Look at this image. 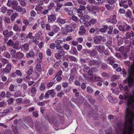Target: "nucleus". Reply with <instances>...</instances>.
Here are the masks:
<instances>
[{
  "label": "nucleus",
  "mask_w": 134,
  "mask_h": 134,
  "mask_svg": "<svg viewBox=\"0 0 134 134\" xmlns=\"http://www.w3.org/2000/svg\"><path fill=\"white\" fill-rule=\"evenodd\" d=\"M133 94L130 95L127 101L126 109H134V91L132 92Z\"/></svg>",
  "instance_id": "obj_1"
},
{
  "label": "nucleus",
  "mask_w": 134,
  "mask_h": 134,
  "mask_svg": "<svg viewBox=\"0 0 134 134\" xmlns=\"http://www.w3.org/2000/svg\"><path fill=\"white\" fill-rule=\"evenodd\" d=\"M128 74V77L127 79L128 86L129 87H130L133 85L134 80V71L129 70Z\"/></svg>",
  "instance_id": "obj_2"
},
{
  "label": "nucleus",
  "mask_w": 134,
  "mask_h": 134,
  "mask_svg": "<svg viewBox=\"0 0 134 134\" xmlns=\"http://www.w3.org/2000/svg\"><path fill=\"white\" fill-rule=\"evenodd\" d=\"M106 41L105 37L101 36H96L94 37V41L96 44L99 43L101 41L104 42Z\"/></svg>",
  "instance_id": "obj_3"
},
{
  "label": "nucleus",
  "mask_w": 134,
  "mask_h": 134,
  "mask_svg": "<svg viewBox=\"0 0 134 134\" xmlns=\"http://www.w3.org/2000/svg\"><path fill=\"white\" fill-rule=\"evenodd\" d=\"M124 126L125 131V130L126 129H127L129 131H131V132H133L134 133V126L132 123H129L127 126L126 122H125L124 125Z\"/></svg>",
  "instance_id": "obj_4"
},
{
  "label": "nucleus",
  "mask_w": 134,
  "mask_h": 134,
  "mask_svg": "<svg viewBox=\"0 0 134 134\" xmlns=\"http://www.w3.org/2000/svg\"><path fill=\"white\" fill-rule=\"evenodd\" d=\"M86 9V7L83 5H80L79 8L77 9L76 12L77 13L79 16H82L83 15V11H84Z\"/></svg>",
  "instance_id": "obj_5"
},
{
  "label": "nucleus",
  "mask_w": 134,
  "mask_h": 134,
  "mask_svg": "<svg viewBox=\"0 0 134 134\" xmlns=\"http://www.w3.org/2000/svg\"><path fill=\"white\" fill-rule=\"evenodd\" d=\"M126 115L131 117L132 119H134V109H126Z\"/></svg>",
  "instance_id": "obj_6"
},
{
  "label": "nucleus",
  "mask_w": 134,
  "mask_h": 134,
  "mask_svg": "<svg viewBox=\"0 0 134 134\" xmlns=\"http://www.w3.org/2000/svg\"><path fill=\"white\" fill-rule=\"evenodd\" d=\"M95 49L98 51V52L101 53H102L104 51L105 47L103 45H99L96 46L94 47Z\"/></svg>",
  "instance_id": "obj_7"
},
{
  "label": "nucleus",
  "mask_w": 134,
  "mask_h": 134,
  "mask_svg": "<svg viewBox=\"0 0 134 134\" xmlns=\"http://www.w3.org/2000/svg\"><path fill=\"white\" fill-rule=\"evenodd\" d=\"M100 63V62L99 61L91 60V59L89 65L90 66L95 65L96 67L98 68L99 66Z\"/></svg>",
  "instance_id": "obj_8"
},
{
  "label": "nucleus",
  "mask_w": 134,
  "mask_h": 134,
  "mask_svg": "<svg viewBox=\"0 0 134 134\" xmlns=\"http://www.w3.org/2000/svg\"><path fill=\"white\" fill-rule=\"evenodd\" d=\"M48 22L50 23H53L56 20L55 16L53 14L49 15H48Z\"/></svg>",
  "instance_id": "obj_9"
},
{
  "label": "nucleus",
  "mask_w": 134,
  "mask_h": 134,
  "mask_svg": "<svg viewBox=\"0 0 134 134\" xmlns=\"http://www.w3.org/2000/svg\"><path fill=\"white\" fill-rule=\"evenodd\" d=\"M84 100V99L83 97L80 96L76 99L75 101L76 103L79 106L82 104Z\"/></svg>",
  "instance_id": "obj_10"
},
{
  "label": "nucleus",
  "mask_w": 134,
  "mask_h": 134,
  "mask_svg": "<svg viewBox=\"0 0 134 134\" xmlns=\"http://www.w3.org/2000/svg\"><path fill=\"white\" fill-rule=\"evenodd\" d=\"M116 16L115 15H113V19L108 18L106 19L107 21L109 22L114 24H116L117 22V20L116 19Z\"/></svg>",
  "instance_id": "obj_11"
},
{
  "label": "nucleus",
  "mask_w": 134,
  "mask_h": 134,
  "mask_svg": "<svg viewBox=\"0 0 134 134\" xmlns=\"http://www.w3.org/2000/svg\"><path fill=\"white\" fill-rule=\"evenodd\" d=\"M12 66L11 64L9 63H8L5 68L3 69V71L5 73L8 74L10 72Z\"/></svg>",
  "instance_id": "obj_12"
},
{
  "label": "nucleus",
  "mask_w": 134,
  "mask_h": 134,
  "mask_svg": "<svg viewBox=\"0 0 134 134\" xmlns=\"http://www.w3.org/2000/svg\"><path fill=\"white\" fill-rule=\"evenodd\" d=\"M35 125L36 129L39 132H42V128L41 125V124L38 121H36L35 122Z\"/></svg>",
  "instance_id": "obj_13"
},
{
  "label": "nucleus",
  "mask_w": 134,
  "mask_h": 134,
  "mask_svg": "<svg viewBox=\"0 0 134 134\" xmlns=\"http://www.w3.org/2000/svg\"><path fill=\"white\" fill-rule=\"evenodd\" d=\"M24 56V54L22 52H17L15 53V56H14V58L18 59H21L23 58Z\"/></svg>",
  "instance_id": "obj_14"
},
{
  "label": "nucleus",
  "mask_w": 134,
  "mask_h": 134,
  "mask_svg": "<svg viewBox=\"0 0 134 134\" xmlns=\"http://www.w3.org/2000/svg\"><path fill=\"white\" fill-rule=\"evenodd\" d=\"M97 6H94L88 9V10L91 13L95 14L97 12Z\"/></svg>",
  "instance_id": "obj_15"
},
{
  "label": "nucleus",
  "mask_w": 134,
  "mask_h": 134,
  "mask_svg": "<svg viewBox=\"0 0 134 134\" xmlns=\"http://www.w3.org/2000/svg\"><path fill=\"white\" fill-rule=\"evenodd\" d=\"M29 45L28 44L25 43L21 46V49L24 52H27L29 50Z\"/></svg>",
  "instance_id": "obj_16"
},
{
  "label": "nucleus",
  "mask_w": 134,
  "mask_h": 134,
  "mask_svg": "<svg viewBox=\"0 0 134 134\" xmlns=\"http://www.w3.org/2000/svg\"><path fill=\"white\" fill-rule=\"evenodd\" d=\"M85 28V26L84 25H82L80 27V31L79 32V35H83L86 32Z\"/></svg>",
  "instance_id": "obj_17"
},
{
  "label": "nucleus",
  "mask_w": 134,
  "mask_h": 134,
  "mask_svg": "<svg viewBox=\"0 0 134 134\" xmlns=\"http://www.w3.org/2000/svg\"><path fill=\"white\" fill-rule=\"evenodd\" d=\"M107 98L109 102L112 103H115L117 102V99L116 98L112 97L110 96H108Z\"/></svg>",
  "instance_id": "obj_18"
},
{
  "label": "nucleus",
  "mask_w": 134,
  "mask_h": 134,
  "mask_svg": "<svg viewBox=\"0 0 134 134\" xmlns=\"http://www.w3.org/2000/svg\"><path fill=\"white\" fill-rule=\"evenodd\" d=\"M125 122H126L127 125L128 126V124H129V123H131L130 122H129V123H127V122L126 121H125L124 122V123L122 124V123L121 122V121H119L117 124V125L118 127H120L121 126H122L123 128V130H124V132H125V131H126V130H128L127 129H126L125 130V131L124 130V124Z\"/></svg>",
  "instance_id": "obj_19"
},
{
  "label": "nucleus",
  "mask_w": 134,
  "mask_h": 134,
  "mask_svg": "<svg viewBox=\"0 0 134 134\" xmlns=\"http://www.w3.org/2000/svg\"><path fill=\"white\" fill-rule=\"evenodd\" d=\"M131 46L130 45H128L125 49V52L123 53L124 57H126L127 56V53L129 52L130 51Z\"/></svg>",
  "instance_id": "obj_20"
},
{
  "label": "nucleus",
  "mask_w": 134,
  "mask_h": 134,
  "mask_svg": "<svg viewBox=\"0 0 134 134\" xmlns=\"http://www.w3.org/2000/svg\"><path fill=\"white\" fill-rule=\"evenodd\" d=\"M35 55L34 52L32 50H31L29 53L26 54V57L27 58L33 57Z\"/></svg>",
  "instance_id": "obj_21"
},
{
  "label": "nucleus",
  "mask_w": 134,
  "mask_h": 134,
  "mask_svg": "<svg viewBox=\"0 0 134 134\" xmlns=\"http://www.w3.org/2000/svg\"><path fill=\"white\" fill-rule=\"evenodd\" d=\"M133 36H134V33L132 31L131 32H127L126 34V38L127 39L130 38Z\"/></svg>",
  "instance_id": "obj_22"
},
{
  "label": "nucleus",
  "mask_w": 134,
  "mask_h": 134,
  "mask_svg": "<svg viewBox=\"0 0 134 134\" xmlns=\"http://www.w3.org/2000/svg\"><path fill=\"white\" fill-rule=\"evenodd\" d=\"M15 10H16L17 11L20 12H22L23 13H25L26 12L25 9L23 8L22 7L20 6H18Z\"/></svg>",
  "instance_id": "obj_23"
},
{
  "label": "nucleus",
  "mask_w": 134,
  "mask_h": 134,
  "mask_svg": "<svg viewBox=\"0 0 134 134\" xmlns=\"http://www.w3.org/2000/svg\"><path fill=\"white\" fill-rule=\"evenodd\" d=\"M52 28L54 32L55 33H57L60 30V27L56 25L53 26Z\"/></svg>",
  "instance_id": "obj_24"
},
{
  "label": "nucleus",
  "mask_w": 134,
  "mask_h": 134,
  "mask_svg": "<svg viewBox=\"0 0 134 134\" xmlns=\"http://www.w3.org/2000/svg\"><path fill=\"white\" fill-rule=\"evenodd\" d=\"M58 118L56 117H55L53 120V123L55 126L58 127L59 126V122L57 121Z\"/></svg>",
  "instance_id": "obj_25"
},
{
  "label": "nucleus",
  "mask_w": 134,
  "mask_h": 134,
  "mask_svg": "<svg viewBox=\"0 0 134 134\" xmlns=\"http://www.w3.org/2000/svg\"><path fill=\"white\" fill-rule=\"evenodd\" d=\"M57 21L58 23L60 26V24H63L65 23V19H61L60 18H58L57 20Z\"/></svg>",
  "instance_id": "obj_26"
},
{
  "label": "nucleus",
  "mask_w": 134,
  "mask_h": 134,
  "mask_svg": "<svg viewBox=\"0 0 134 134\" xmlns=\"http://www.w3.org/2000/svg\"><path fill=\"white\" fill-rule=\"evenodd\" d=\"M98 52L96 50L93 49L91 51H90V57H93L97 55Z\"/></svg>",
  "instance_id": "obj_27"
},
{
  "label": "nucleus",
  "mask_w": 134,
  "mask_h": 134,
  "mask_svg": "<svg viewBox=\"0 0 134 134\" xmlns=\"http://www.w3.org/2000/svg\"><path fill=\"white\" fill-rule=\"evenodd\" d=\"M65 30L68 32H70L73 31V29H72V27L70 25H66Z\"/></svg>",
  "instance_id": "obj_28"
},
{
  "label": "nucleus",
  "mask_w": 134,
  "mask_h": 134,
  "mask_svg": "<svg viewBox=\"0 0 134 134\" xmlns=\"http://www.w3.org/2000/svg\"><path fill=\"white\" fill-rule=\"evenodd\" d=\"M90 17V16L88 15H85L83 16H81V19H82L83 21H88V19Z\"/></svg>",
  "instance_id": "obj_29"
},
{
  "label": "nucleus",
  "mask_w": 134,
  "mask_h": 134,
  "mask_svg": "<svg viewBox=\"0 0 134 134\" xmlns=\"http://www.w3.org/2000/svg\"><path fill=\"white\" fill-rule=\"evenodd\" d=\"M18 5V2L17 1L15 0H14L12 3V7L14 10L16 9Z\"/></svg>",
  "instance_id": "obj_30"
},
{
  "label": "nucleus",
  "mask_w": 134,
  "mask_h": 134,
  "mask_svg": "<svg viewBox=\"0 0 134 134\" xmlns=\"http://www.w3.org/2000/svg\"><path fill=\"white\" fill-rule=\"evenodd\" d=\"M6 44L8 46L12 47L14 44V42L12 39H10L6 42Z\"/></svg>",
  "instance_id": "obj_31"
},
{
  "label": "nucleus",
  "mask_w": 134,
  "mask_h": 134,
  "mask_svg": "<svg viewBox=\"0 0 134 134\" xmlns=\"http://www.w3.org/2000/svg\"><path fill=\"white\" fill-rule=\"evenodd\" d=\"M120 77L119 75H114L112 76L111 80L112 81H114L116 79H119Z\"/></svg>",
  "instance_id": "obj_32"
},
{
  "label": "nucleus",
  "mask_w": 134,
  "mask_h": 134,
  "mask_svg": "<svg viewBox=\"0 0 134 134\" xmlns=\"http://www.w3.org/2000/svg\"><path fill=\"white\" fill-rule=\"evenodd\" d=\"M48 92L49 93L50 96L52 97H54L55 96V92L53 90H51L48 91Z\"/></svg>",
  "instance_id": "obj_33"
},
{
  "label": "nucleus",
  "mask_w": 134,
  "mask_h": 134,
  "mask_svg": "<svg viewBox=\"0 0 134 134\" xmlns=\"http://www.w3.org/2000/svg\"><path fill=\"white\" fill-rule=\"evenodd\" d=\"M13 29L16 31H18L20 32L21 31V29L19 28L18 25L17 24L14 25Z\"/></svg>",
  "instance_id": "obj_34"
},
{
  "label": "nucleus",
  "mask_w": 134,
  "mask_h": 134,
  "mask_svg": "<svg viewBox=\"0 0 134 134\" xmlns=\"http://www.w3.org/2000/svg\"><path fill=\"white\" fill-rule=\"evenodd\" d=\"M19 44L17 42H16L15 43L14 42V44L13 45V48L16 49H18L19 48Z\"/></svg>",
  "instance_id": "obj_35"
},
{
  "label": "nucleus",
  "mask_w": 134,
  "mask_h": 134,
  "mask_svg": "<svg viewBox=\"0 0 134 134\" xmlns=\"http://www.w3.org/2000/svg\"><path fill=\"white\" fill-rule=\"evenodd\" d=\"M126 16H127V17L130 18H131L132 13L131 12V11L130 10H128L126 12Z\"/></svg>",
  "instance_id": "obj_36"
},
{
  "label": "nucleus",
  "mask_w": 134,
  "mask_h": 134,
  "mask_svg": "<svg viewBox=\"0 0 134 134\" xmlns=\"http://www.w3.org/2000/svg\"><path fill=\"white\" fill-rule=\"evenodd\" d=\"M22 94L21 91H18L15 92L14 94V96L15 98L19 97Z\"/></svg>",
  "instance_id": "obj_37"
},
{
  "label": "nucleus",
  "mask_w": 134,
  "mask_h": 134,
  "mask_svg": "<svg viewBox=\"0 0 134 134\" xmlns=\"http://www.w3.org/2000/svg\"><path fill=\"white\" fill-rule=\"evenodd\" d=\"M36 68L37 71L40 72L42 70L41 66L40 64H37L36 66Z\"/></svg>",
  "instance_id": "obj_38"
},
{
  "label": "nucleus",
  "mask_w": 134,
  "mask_h": 134,
  "mask_svg": "<svg viewBox=\"0 0 134 134\" xmlns=\"http://www.w3.org/2000/svg\"><path fill=\"white\" fill-rule=\"evenodd\" d=\"M87 91L89 93H91L93 92V89L90 86H87L86 89Z\"/></svg>",
  "instance_id": "obj_39"
},
{
  "label": "nucleus",
  "mask_w": 134,
  "mask_h": 134,
  "mask_svg": "<svg viewBox=\"0 0 134 134\" xmlns=\"http://www.w3.org/2000/svg\"><path fill=\"white\" fill-rule=\"evenodd\" d=\"M33 71V69L32 67L30 68L27 71V75H31Z\"/></svg>",
  "instance_id": "obj_40"
},
{
  "label": "nucleus",
  "mask_w": 134,
  "mask_h": 134,
  "mask_svg": "<svg viewBox=\"0 0 134 134\" xmlns=\"http://www.w3.org/2000/svg\"><path fill=\"white\" fill-rule=\"evenodd\" d=\"M42 34V31L39 32L35 35V37L37 39H39L41 36V35Z\"/></svg>",
  "instance_id": "obj_41"
},
{
  "label": "nucleus",
  "mask_w": 134,
  "mask_h": 134,
  "mask_svg": "<svg viewBox=\"0 0 134 134\" xmlns=\"http://www.w3.org/2000/svg\"><path fill=\"white\" fill-rule=\"evenodd\" d=\"M88 100L89 102L92 104H93L95 102V99L90 97L88 98Z\"/></svg>",
  "instance_id": "obj_42"
},
{
  "label": "nucleus",
  "mask_w": 134,
  "mask_h": 134,
  "mask_svg": "<svg viewBox=\"0 0 134 134\" xmlns=\"http://www.w3.org/2000/svg\"><path fill=\"white\" fill-rule=\"evenodd\" d=\"M12 128L13 129V131L15 134H18L16 127L15 125L12 126Z\"/></svg>",
  "instance_id": "obj_43"
},
{
  "label": "nucleus",
  "mask_w": 134,
  "mask_h": 134,
  "mask_svg": "<svg viewBox=\"0 0 134 134\" xmlns=\"http://www.w3.org/2000/svg\"><path fill=\"white\" fill-rule=\"evenodd\" d=\"M6 49V47L5 46L3 45L0 46V54L2 52L5 51Z\"/></svg>",
  "instance_id": "obj_44"
},
{
  "label": "nucleus",
  "mask_w": 134,
  "mask_h": 134,
  "mask_svg": "<svg viewBox=\"0 0 134 134\" xmlns=\"http://www.w3.org/2000/svg\"><path fill=\"white\" fill-rule=\"evenodd\" d=\"M89 69L88 71L87 74L88 75L91 76L93 74V71L91 69L90 67L87 66L86 67V70Z\"/></svg>",
  "instance_id": "obj_45"
},
{
  "label": "nucleus",
  "mask_w": 134,
  "mask_h": 134,
  "mask_svg": "<svg viewBox=\"0 0 134 134\" xmlns=\"http://www.w3.org/2000/svg\"><path fill=\"white\" fill-rule=\"evenodd\" d=\"M18 15V14L16 13H15L12 15L11 16V20L13 21L15 20V18Z\"/></svg>",
  "instance_id": "obj_46"
},
{
  "label": "nucleus",
  "mask_w": 134,
  "mask_h": 134,
  "mask_svg": "<svg viewBox=\"0 0 134 134\" xmlns=\"http://www.w3.org/2000/svg\"><path fill=\"white\" fill-rule=\"evenodd\" d=\"M116 26L118 27L120 31L124 32L126 31L124 28V27L122 25H121L118 26V25H116Z\"/></svg>",
  "instance_id": "obj_47"
},
{
  "label": "nucleus",
  "mask_w": 134,
  "mask_h": 134,
  "mask_svg": "<svg viewBox=\"0 0 134 134\" xmlns=\"http://www.w3.org/2000/svg\"><path fill=\"white\" fill-rule=\"evenodd\" d=\"M55 58L57 59L60 60L62 57L58 53H56L54 55Z\"/></svg>",
  "instance_id": "obj_48"
},
{
  "label": "nucleus",
  "mask_w": 134,
  "mask_h": 134,
  "mask_svg": "<svg viewBox=\"0 0 134 134\" xmlns=\"http://www.w3.org/2000/svg\"><path fill=\"white\" fill-rule=\"evenodd\" d=\"M58 53L62 57L65 54L64 51L62 49L59 50Z\"/></svg>",
  "instance_id": "obj_49"
},
{
  "label": "nucleus",
  "mask_w": 134,
  "mask_h": 134,
  "mask_svg": "<svg viewBox=\"0 0 134 134\" xmlns=\"http://www.w3.org/2000/svg\"><path fill=\"white\" fill-rule=\"evenodd\" d=\"M27 38V36L25 34H21L20 35V39L22 40H24Z\"/></svg>",
  "instance_id": "obj_50"
},
{
  "label": "nucleus",
  "mask_w": 134,
  "mask_h": 134,
  "mask_svg": "<svg viewBox=\"0 0 134 134\" xmlns=\"http://www.w3.org/2000/svg\"><path fill=\"white\" fill-rule=\"evenodd\" d=\"M48 74L50 75H52L54 73V70L53 68H51L49 69Z\"/></svg>",
  "instance_id": "obj_51"
},
{
  "label": "nucleus",
  "mask_w": 134,
  "mask_h": 134,
  "mask_svg": "<svg viewBox=\"0 0 134 134\" xmlns=\"http://www.w3.org/2000/svg\"><path fill=\"white\" fill-rule=\"evenodd\" d=\"M72 50L73 52V55H77L78 54V52L77 51L76 48L75 47H74L72 46L71 47Z\"/></svg>",
  "instance_id": "obj_52"
},
{
  "label": "nucleus",
  "mask_w": 134,
  "mask_h": 134,
  "mask_svg": "<svg viewBox=\"0 0 134 134\" xmlns=\"http://www.w3.org/2000/svg\"><path fill=\"white\" fill-rule=\"evenodd\" d=\"M112 42L110 41H108L106 43V45L107 47L110 48V47L112 46Z\"/></svg>",
  "instance_id": "obj_53"
},
{
  "label": "nucleus",
  "mask_w": 134,
  "mask_h": 134,
  "mask_svg": "<svg viewBox=\"0 0 134 134\" xmlns=\"http://www.w3.org/2000/svg\"><path fill=\"white\" fill-rule=\"evenodd\" d=\"M23 101V99L22 98H19L16 99V102L18 104H20Z\"/></svg>",
  "instance_id": "obj_54"
},
{
  "label": "nucleus",
  "mask_w": 134,
  "mask_h": 134,
  "mask_svg": "<svg viewBox=\"0 0 134 134\" xmlns=\"http://www.w3.org/2000/svg\"><path fill=\"white\" fill-rule=\"evenodd\" d=\"M64 94V92H63V91H62L58 93L57 94V95L58 97H59L60 98H61L62 97L63 95Z\"/></svg>",
  "instance_id": "obj_55"
},
{
  "label": "nucleus",
  "mask_w": 134,
  "mask_h": 134,
  "mask_svg": "<svg viewBox=\"0 0 134 134\" xmlns=\"http://www.w3.org/2000/svg\"><path fill=\"white\" fill-rule=\"evenodd\" d=\"M71 26L72 27L73 29V31H74V29H75L77 27L76 24L75 23H72L70 24Z\"/></svg>",
  "instance_id": "obj_56"
},
{
  "label": "nucleus",
  "mask_w": 134,
  "mask_h": 134,
  "mask_svg": "<svg viewBox=\"0 0 134 134\" xmlns=\"http://www.w3.org/2000/svg\"><path fill=\"white\" fill-rule=\"evenodd\" d=\"M62 74V70H60L58 72H57L56 74L55 77L53 78L54 79H55L56 77L58 76L61 75Z\"/></svg>",
  "instance_id": "obj_57"
},
{
  "label": "nucleus",
  "mask_w": 134,
  "mask_h": 134,
  "mask_svg": "<svg viewBox=\"0 0 134 134\" xmlns=\"http://www.w3.org/2000/svg\"><path fill=\"white\" fill-rule=\"evenodd\" d=\"M18 1L20 2V3L21 5L24 6L26 5L25 0H18Z\"/></svg>",
  "instance_id": "obj_58"
},
{
  "label": "nucleus",
  "mask_w": 134,
  "mask_h": 134,
  "mask_svg": "<svg viewBox=\"0 0 134 134\" xmlns=\"http://www.w3.org/2000/svg\"><path fill=\"white\" fill-rule=\"evenodd\" d=\"M45 88V86L44 84L41 83L40 87V89L41 91L44 90Z\"/></svg>",
  "instance_id": "obj_59"
},
{
  "label": "nucleus",
  "mask_w": 134,
  "mask_h": 134,
  "mask_svg": "<svg viewBox=\"0 0 134 134\" xmlns=\"http://www.w3.org/2000/svg\"><path fill=\"white\" fill-rule=\"evenodd\" d=\"M77 2L80 4L83 5H85L86 4V2L83 0H78Z\"/></svg>",
  "instance_id": "obj_60"
},
{
  "label": "nucleus",
  "mask_w": 134,
  "mask_h": 134,
  "mask_svg": "<svg viewBox=\"0 0 134 134\" xmlns=\"http://www.w3.org/2000/svg\"><path fill=\"white\" fill-rule=\"evenodd\" d=\"M119 51L122 53H125V48L124 46H121L119 48Z\"/></svg>",
  "instance_id": "obj_61"
},
{
  "label": "nucleus",
  "mask_w": 134,
  "mask_h": 134,
  "mask_svg": "<svg viewBox=\"0 0 134 134\" xmlns=\"http://www.w3.org/2000/svg\"><path fill=\"white\" fill-rule=\"evenodd\" d=\"M63 47L67 51L69 50L70 48L69 46L67 44H64Z\"/></svg>",
  "instance_id": "obj_62"
},
{
  "label": "nucleus",
  "mask_w": 134,
  "mask_h": 134,
  "mask_svg": "<svg viewBox=\"0 0 134 134\" xmlns=\"http://www.w3.org/2000/svg\"><path fill=\"white\" fill-rule=\"evenodd\" d=\"M69 58L70 60L72 61H75L76 60V58L72 55H69Z\"/></svg>",
  "instance_id": "obj_63"
},
{
  "label": "nucleus",
  "mask_w": 134,
  "mask_h": 134,
  "mask_svg": "<svg viewBox=\"0 0 134 134\" xmlns=\"http://www.w3.org/2000/svg\"><path fill=\"white\" fill-rule=\"evenodd\" d=\"M54 4L52 2L49 5L48 7V10H51L54 6Z\"/></svg>",
  "instance_id": "obj_64"
}]
</instances>
